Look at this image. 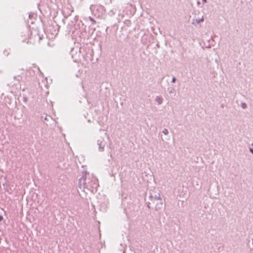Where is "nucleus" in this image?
Returning <instances> with one entry per match:
<instances>
[{
  "mask_svg": "<svg viewBox=\"0 0 253 253\" xmlns=\"http://www.w3.org/2000/svg\"><path fill=\"white\" fill-rule=\"evenodd\" d=\"M149 198L151 199V200H159L161 201V197L160 193L153 192L151 193L149 196Z\"/></svg>",
  "mask_w": 253,
  "mask_h": 253,
  "instance_id": "7",
  "label": "nucleus"
},
{
  "mask_svg": "<svg viewBox=\"0 0 253 253\" xmlns=\"http://www.w3.org/2000/svg\"><path fill=\"white\" fill-rule=\"evenodd\" d=\"M163 202L161 201H160L159 202H158L156 203V210H158L159 209H161L163 207Z\"/></svg>",
  "mask_w": 253,
  "mask_h": 253,
  "instance_id": "10",
  "label": "nucleus"
},
{
  "mask_svg": "<svg viewBox=\"0 0 253 253\" xmlns=\"http://www.w3.org/2000/svg\"><path fill=\"white\" fill-rule=\"evenodd\" d=\"M168 90L169 93H172L174 92V89L173 87H170L168 88Z\"/></svg>",
  "mask_w": 253,
  "mask_h": 253,
  "instance_id": "13",
  "label": "nucleus"
},
{
  "mask_svg": "<svg viewBox=\"0 0 253 253\" xmlns=\"http://www.w3.org/2000/svg\"><path fill=\"white\" fill-rule=\"evenodd\" d=\"M98 186V179L93 174L87 173V171L83 172V176L79 180V187L84 192L85 190L91 193L97 191Z\"/></svg>",
  "mask_w": 253,
  "mask_h": 253,
  "instance_id": "1",
  "label": "nucleus"
},
{
  "mask_svg": "<svg viewBox=\"0 0 253 253\" xmlns=\"http://www.w3.org/2000/svg\"><path fill=\"white\" fill-rule=\"evenodd\" d=\"M202 1L204 3L207 2V0H202Z\"/></svg>",
  "mask_w": 253,
  "mask_h": 253,
  "instance_id": "21",
  "label": "nucleus"
},
{
  "mask_svg": "<svg viewBox=\"0 0 253 253\" xmlns=\"http://www.w3.org/2000/svg\"><path fill=\"white\" fill-rule=\"evenodd\" d=\"M250 151L252 154H253V148H250Z\"/></svg>",
  "mask_w": 253,
  "mask_h": 253,
  "instance_id": "18",
  "label": "nucleus"
},
{
  "mask_svg": "<svg viewBox=\"0 0 253 253\" xmlns=\"http://www.w3.org/2000/svg\"><path fill=\"white\" fill-rule=\"evenodd\" d=\"M29 18H30V17H31V15L30 14H29Z\"/></svg>",
  "mask_w": 253,
  "mask_h": 253,
  "instance_id": "23",
  "label": "nucleus"
},
{
  "mask_svg": "<svg viewBox=\"0 0 253 253\" xmlns=\"http://www.w3.org/2000/svg\"><path fill=\"white\" fill-rule=\"evenodd\" d=\"M162 132L165 134V135H167L169 133V131L167 129V128H164L163 131H162Z\"/></svg>",
  "mask_w": 253,
  "mask_h": 253,
  "instance_id": "14",
  "label": "nucleus"
},
{
  "mask_svg": "<svg viewBox=\"0 0 253 253\" xmlns=\"http://www.w3.org/2000/svg\"><path fill=\"white\" fill-rule=\"evenodd\" d=\"M241 107L243 109H246L247 108V105L245 103H242L241 104Z\"/></svg>",
  "mask_w": 253,
  "mask_h": 253,
  "instance_id": "15",
  "label": "nucleus"
},
{
  "mask_svg": "<svg viewBox=\"0 0 253 253\" xmlns=\"http://www.w3.org/2000/svg\"><path fill=\"white\" fill-rule=\"evenodd\" d=\"M176 81V79L175 77H173L172 79V80H171V82L172 83H174Z\"/></svg>",
  "mask_w": 253,
  "mask_h": 253,
  "instance_id": "17",
  "label": "nucleus"
},
{
  "mask_svg": "<svg viewBox=\"0 0 253 253\" xmlns=\"http://www.w3.org/2000/svg\"><path fill=\"white\" fill-rule=\"evenodd\" d=\"M90 9L92 14L98 18L102 17L105 13L104 6L101 5H91Z\"/></svg>",
  "mask_w": 253,
  "mask_h": 253,
  "instance_id": "4",
  "label": "nucleus"
},
{
  "mask_svg": "<svg viewBox=\"0 0 253 253\" xmlns=\"http://www.w3.org/2000/svg\"><path fill=\"white\" fill-rule=\"evenodd\" d=\"M22 36L25 37V39H24L23 41L27 43H32V39L35 41L36 40H40L42 39L36 30L34 28H33L32 30L28 28L26 29L25 31L22 33Z\"/></svg>",
  "mask_w": 253,
  "mask_h": 253,
  "instance_id": "2",
  "label": "nucleus"
},
{
  "mask_svg": "<svg viewBox=\"0 0 253 253\" xmlns=\"http://www.w3.org/2000/svg\"><path fill=\"white\" fill-rule=\"evenodd\" d=\"M116 9H113V10H111L110 12H112V14H114L116 13Z\"/></svg>",
  "mask_w": 253,
  "mask_h": 253,
  "instance_id": "16",
  "label": "nucleus"
},
{
  "mask_svg": "<svg viewBox=\"0 0 253 253\" xmlns=\"http://www.w3.org/2000/svg\"><path fill=\"white\" fill-rule=\"evenodd\" d=\"M85 28L86 26L81 21H77L76 24H74V30H72V33L75 36L81 38L82 36H84L85 33Z\"/></svg>",
  "mask_w": 253,
  "mask_h": 253,
  "instance_id": "3",
  "label": "nucleus"
},
{
  "mask_svg": "<svg viewBox=\"0 0 253 253\" xmlns=\"http://www.w3.org/2000/svg\"><path fill=\"white\" fill-rule=\"evenodd\" d=\"M97 144L98 146V150L100 152H102L104 150L106 142L103 138H101L97 140Z\"/></svg>",
  "mask_w": 253,
  "mask_h": 253,
  "instance_id": "6",
  "label": "nucleus"
},
{
  "mask_svg": "<svg viewBox=\"0 0 253 253\" xmlns=\"http://www.w3.org/2000/svg\"><path fill=\"white\" fill-rule=\"evenodd\" d=\"M2 219H3L2 216L0 215V221H1L2 220Z\"/></svg>",
  "mask_w": 253,
  "mask_h": 253,
  "instance_id": "19",
  "label": "nucleus"
},
{
  "mask_svg": "<svg viewBox=\"0 0 253 253\" xmlns=\"http://www.w3.org/2000/svg\"><path fill=\"white\" fill-rule=\"evenodd\" d=\"M3 54L5 56H8L9 54V49H5L3 52Z\"/></svg>",
  "mask_w": 253,
  "mask_h": 253,
  "instance_id": "12",
  "label": "nucleus"
},
{
  "mask_svg": "<svg viewBox=\"0 0 253 253\" xmlns=\"http://www.w3.org/2000/svg\"><path fill=\"white\" fill-rule=\"evenodd\" d=\"M204 20V16H203L201 18H196L195 19H193L192 21V24L194 25H197L199 23L203 22Z\"/></svg>",
  "mask_w": 253,
  "mask_h": 253,
  "instance_id": "8",
  "label": "nucleus"
},
{
  "mask_svg": "<svg viewBox=\"0 0 253 253\" xmlns=\"http://www.w3.org/2000/svg\"><path fill=\"white\" fill-rule=\"evenodd\" d=\"M22 80V77L20 76H15L13 78V81L9 84V85L11 86H15L17 88L20 86V82Z\"/></svg>",
  "mask_w": 253,
  "mask_h": 253,
  "instance_id": "5",
  "label": "nucleus"
},
{
  "mask_svg": "<svg viewBox=\"0 0 253 253\" xmlns=\"http://www.w3.org/2000/svg\"><path fill=\"white\" fill-rule=\"evenodd\" d=\"M78 60H79V59L76 58L74 59L75 62H78Z\"/></svg>",
  "mask_w": 253,
  "mask_h": 253,
  "instance_id": "20",
  "label": "nucleus"
},
{
  "mask_svg": "<svg viewBox=\"0 0 253 253\" xmlns=\"http://www.w3.org/2000/svg\"><path fill=\"white\" fill-rule=\"evenodd\" d=\"M88 19L91 21L92 24H95L96 23L95 20L92 18L91 17L89 16L88 17Z\"/></svg>",
  "mask_w": 253,
  "mask_h": 253,
  "instance_id": "11",
  "label": "nucleus"
},
{
  "mask_svg": "<svg viewBox=\"0 0 253 253\" xmlns=\"http://www.w3.org/2000/svg\"><path fill=\"white\" fill-rule=\"evenodd\" d=\"M150 203L149 202V203H148V207L149 208H150Z\"/></svg>",
  "mask_w": 253,
  "mask_h": 253,
  "instance_id": "22",
  "label": "nucleus"
},
{
  "mask_svg": "<svg viewBox=\"0 0 253 253\" xmlns=\"http://www.w3.org/2000/svg\"><path fill=\"white\" fill-rule=\"evenodd\" d=\"M155 101L157 102L158 105H161L163 103V98L162 96H157L155 98Z\"/></svg>",
  "mask_w": 253,
  "mask_h": 253,
  "instance_id": "9",
  "label": "nucleus"
}]
</instances>
